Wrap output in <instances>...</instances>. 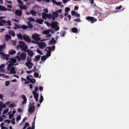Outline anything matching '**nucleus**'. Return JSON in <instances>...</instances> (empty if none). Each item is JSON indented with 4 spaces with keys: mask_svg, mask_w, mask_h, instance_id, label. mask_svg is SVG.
I'll list each match as a JSON object with an SVG mask.
<instances>
[{
    "mask_svg": "<svg viewBox=\"0 0 129 129\" xmlns=\"http://www.w3.org/2000/svg\"><path fill=\"white\" fill-rule=\"evenodd\" d=\"M17 60L15 58H12L10 59L7 62V65L6 70L7 73L8 74H15L16 73L15 69L14 67L12 66L13 65H17L18 63L15 64L17 62Z\"/></svg>",
    "mask_w": 129,
    "mask_h": 129,
    "instance_id": "1",
    "label": "nucleus"
},
{
    "mask_svg": "<svg viewBox=\"0 0 129 129\" xmlns=\"http://www.w3.org/2000/svg\"><path fill=\"white\" fill-rule=\"evenodd\" d=\"M26 57V54L25 53H20L19 52L17 53L16 58L18 61H20L21 60L24 61Z\"/></svg>",
    "mask_w": 129,
    "mask_h": 129,
    "instance_id": "2",
    "label": "nucleus"
},
{
    "mask_svg": "<svg viewBox=\"0 0 129 129\" xmlns=\"http://www.w3.org/2000/svg\"><path fill=\"white\" fill-rule=\"evenodd\" d=\"M44 23L48 26H51L52 28H55V30L56 31H58L59 29V27L58 26V23L57 22L53 21L51 23H49L45 21Z\"/></svg>",
    "mask_w": 129,
    "mask_h": 129,
    "instance_id": "3",
    "label": "nucleus"
},
{
    "mask_svg": "<svg viewBox=\"0 0 129 129\" xmlns=\"http://www.w3.org/2000/svg\"><path fill=\"white\" fill-rule=\"evenodd\" d=\"M18 43L19 45L17 46V48L20 47L22 51L26 52V49L28 47L26 44L23 42L21 41H19Z\"/></svg>",
    "mask_w": 129,
    "mask_h": 129,
    "instance_id": "4",
    "label": "nucleus"
},
{
    "mask_svg": "<svg viewBox=\"0 0 129 129\" xmlns=\"http://www.w3.org/2000/svg\"><path fill=\"white\" fill-rule=\"evenodd\" d=\"M46 50L47 51V53L46 54V56H43L41 58V60L43 61L45 60L49 56H50L51 52V47H47Z\"/></svg>",
    "mask_w": 129,
    "mask_h": 129,
    "instance_id": "5",
    "label": "nucleus"
},
{
    "mask_svg": "<svg viewBox=\"0 0 129 129\" xmlns=\"http://www.w3.org/2000/svg\"><path fill=\"white\" fill-rule=\"evenodd\" d=\"M40 36L37 33H35L32 36V38L35 40L39 41L41 40V38L40 37Z\"/></svg>",
    "mask_w": 129,
    "mask_h": 129,
    "instance_id": "6",
    "label": "nucleus"
},
{
    "mask_svg": "<svg viewBox=\"0 0 129 129\" xmlns=\"http://www.w3.org/2000/svg\"><path fill=\"white\" fill-rule=\"evenodd\" d=\"M52 17V15L51 14H47L44 12L42 13V17L43 19H46L47 18L50 19Z\"/></svg>",
    "mask_w": 129,
    "mask_h": 129,
    "instance_id": "7",
    "label": "nucleus"
},
{
    "mask_svg": "<svg viewBox=\"0 0 129 129\" xmlns=\"http://www.w3.org/2000/svg\"><path fill=\"white\" fill-rule=\"evenodd\" d=\"M1 56L2 58H4L6 60H10V58H9L10 56L9 55L3 53H1Z\"/></svg>",
    "mask_w": 129,
    "mask_h": 129,
    "instance_id": "8",
    "label": "nucleus"
},
{
    "mask_svg": "<svg viewBox=\"0 0 129 129\" xmlns=\"http://www.w3.org/2000/svg\"><path fill=\"white\" fill-rule=\"evenodd\" d=\"M38 46L40 48L43 49L46 47V44L45 42H39Z\"/></svg>",
    "mask_w": 129,
    "mask_h": 129,
    "instance_id": "9",
    "label": "nucleus"
},
{
    "mask_svg": "<svg viewBox=\"0 0 129 129\" xmlns=\"http://www.w3.org/2000/svg\"><path fill=\"white\" fill-rule=\"evenodd\" d=\"M52 19L53 20H55L56 18H57L59 16V14L57 12L54 11L52 13Z\"/></svg>",
    "mask_w": 129,
    "mask_h": 129,
    "instance_id": "10",
    "label": "nucleus"
},
{
    "mask_svg": "<svg viewBox=\"0 0 129 129\" xmlns=\"http://www.w3.org/2000/svg\"><path fill=\"white\" fill-rule=\"evenodd\" d=\"M27 60L28 61L25 62V64L29 69H30L31 68L33 64L29 61L27 58Z\"/></svg>",
    "mask_w": 129,
    "mask_h": 129,
    "instance_id": "11",
    "label": "nucleus"
},
{
    "mask_svg": "<svg viewBox=\"0 0 129 129\" xmlns=\"http://www.w3.org/2000/svg\"><path fill=\"white\" fill-rule=\"evenodd\" d=\"M31 103H30L29 106V111L30 112L32 113L34 111L35 109V107L33 105L31 106Z\"/></svg>",
    "mask_w": 129,
    "mask_h": 129,
    "instance_id": "12",
    "label": "nucleus"
},
{
    "mask_svg": "<svg viewBox=\"0 0 129 129\" xmlns=\"http://www.w3.org/2000/svg\"><path fill=\"white\" fill-rule=\"evenodd\" d=\"M23 39L29 43L30 42V38L27 35L24 34L23 35Z\"/></svg>",
    "mask_w": 129,
    "mask_h": 129,
    "instance_id": "13",
    "label": "nucleus"
},
{
    "mask_svg": "<svg viewBox=\"0 0 129 129\" xmlns=\"http://www.w3.org/2000/svg\"><path fill=\"white\" fill-rule=\"evenodd\" d=\"M22 11L20 10H17L15 11V14L18 16H21L22 15Z\"/></svg>",
    "mask_w": 129,
    "mask_h": 129,
    "instance_id": "14",
    "label": "nucleus"
},
{
    "mask_svg": "<svg viewBox=\"0 0 129 129\" xmlns=\"http://www.w3.org/2000/svg\"><path fill=\"white\" fill-rule=\"evenodd\" d=\"M0 18V26H2L5 25L6 23V21L4 20L1 19V18H3V17H1Z\"/></svg>",
    "mask_w": 129,
    "mask_h": 129,
    "instance_id": "15",
    "label": "nucleus"
},
{
    "mask_svg": "<svg viewBox=\"0 0 129 129\" xmlns=\"http://www.w3.org/2000/svg\"><path fill=\"white\" fill-rule=\"evenodd\" d=\"M18 6L21 9H26L28 8L27 6L23 4L21 5H19Z\"/></svg>",
    "mask_w": 129,
    "mask_h": 129,
    "instance_id": "16",
    "label": "nucleus"
},
{
    "mask_svg": "<svg viewBox=\"0 0 129 129\" xmlns=\"http://www.w3.org/2000/svg\"><path fill=\"white\" fill-rule=\"evenodd\" d=\"M6 47V45L5 43H4L3 45H0V54L1 53H3L1 52L5 49Z\"/></svg>",
    "mask_w": 129,
    "mask_h": 129,
    "instance_id": "17",
    "label": "nucleus"
},
{
    "mask_svg": "<svg viewBox=\"0 0 129 129\" xmlns=\"http://www.w3.org/2000/svg\"><path fill=\"white\" fill-rule=\"evenodd\" d=\"M0 10L2 11H6L7 10L10 11V9H7L4 6L1 5L0 6Z\"/></svg>",
    "mask_w": 129,
    "mask_h": 129,
    "instance_id": "18",
    "label": "nucleus"
},
{
    "mask_svg": "<svg viewBox=\"0 0 129 129\" xmlns=\"http://www.w3.org/2000/svg\"><path fill=\"white\" fill-rule=\"evenodd\" d=\"M51 31V29H47L43 30L42 32V33L44 35H47L50 33Z\"/></svg>",
    "mask_w": 129,
    "mask_h": 129,
    "instance_id": "19",
    "label": "nucleus"
},
{
    "mask_svg": "<svg viewBox=\"0 0 129 129\" xmlns=\"http://www.w3.org/2000/svg\"><path fill=\"white\" fill-rule=\"evenodd\" d=\"M21 98L23 100V101L22 102L23 104H26L27 102V98L25 95H23L21 96Z\"/></svg>",
    "mask_w": 129,
    "mask_h": 129,
    "instance_id": "20",
    "label": "nucleus"
},
{
    "mask_svg": "<svg viewBox=\"0 0 129 129\" xmlns=\"http://www.w3.org/2000/svg\"><path fill=\"white\" fill-rule=\"evenodd\" d=\"M16 52L15 50L13 49H10L9 50V53L11 55H13L15 54Z\"/></svg>",
    "mask_w": 129,
    "mask_h": 129,
    "instance_id": "21",
    "label": "nucleus"
},
{
    "mask_svg": "<svg viewBox=\"0 0 129 129\" xmlns=\"http://www.w3.org/2000/svg\"><path fill=\"white\" fill-rule=\"evenodd\" d=\"M33 93L34 96L36 101H38L39 94L37 93Z\"/></svg>",
    "mask_w": 129,
    "mask_h": 129,
    "instance_id": "22",
    "label": "nucleus"
},
{
    "mask_svg": "<svg viewBox=\"0 0 129 129\" xmlns=\"http://www.w3.org/2000/svg\"><path fill=\"white\" fill-rule=\"evenodd\" d=\"M5 40L6 41H8L9 40L11 39V36L9 34L6 35L5 36Z\"/></svg>",
    "mask_w": 129,
    "mask_h": 129,
    "instance_id": "23",
    "label": "nucleus"
},
{
    "mask_svg": "<svg viewBox=\"0 0 129 129\" xmlns=\"http://www.w3.org/2000/svg\"><path fill=\"white\" fill-rule=\"evenodd\" d=\"M52 2L54 4H56L57 5H60L62 4L61 2H57L55 0H51Z\"/></svg>",
    "mask_w": 129,
    "mask_h": 129,
    "instance_id": "24",
    "label": "nucleus"
},
{
    "mask_svg": "<svg viewBox=\"0 0 129 129\" xmlns=\"http://www.w3.org/2000/svg\"><path fill=\"white\" fill-rule=\"evenodd\" d=\"M28 54L30 56L32 57L34 54L33 52L31 50H29L28 51Z\"/></svg>",
    "mask_w": 129,
    "mask_h": 129,
    "instance_id": "25",
    "label": "nucleus"
},
{
    "mask_svg": "<svg viewBox=\"0 0 129 129\" xmlns=\"http://www.w3.org/2000/svg\"><path fill=\"white\" fill-rule=\"evenodd\" d=\"M71 30L72 32L74 33H77L78 30L77 28L76 27L72 28Z\"/></svg>",
    "mask_w": 129,
    "mask_h": 129,
    "instance_id": "26",
    "label": "nucleus"
},
{
    "mask_svg": "<svg viewBox=\"0 0 129 129\" xmlns=\"http://www.w3.org/2000/svg\"><path fill=\"white\" fill-rule=\"evenodd\" d=\"M17 36L19 39H22L23 38V36H22L21 33H19L17 34Z\"/></svg>",
    "mask_w": 129,
    "mask_h": 129,
    "instance_id": "27",
    "label": "nucleus"
},
{
    "mask_svg": "<svg viewBox=\"0 0 129 129\" xmlns=\"http://www.w3.org/2000/svg\"><path fill=\"white\" fill-rule=\"evenodd\" d=\"M9 33L11 35L13 36H15V34L14 31L13 30H10L9 31Z\"/></svg>",
    "mask_w": 129,
    "mask_h": 129,
    "instance_id": "28",
    "label": "nucleus"
},
{
    "mask_svg": "<svg viewBox=\"0 0 129 129\" xmlns=\"http://www.w3.org/2000/svg\"><path fill=\"white\" fill-rule=\"evenodd\" d=\"M37 22L40 24H42L44 21L42 19H38L36 20Z\"/></svg>",
    "mask_w": 129,
    "mask_h": 129,
    "instance_id": "29",
    "label": "nucleus"
},
{
    "mask_svg": "<svg viewBox=\"0 0 129 129\" xmlns=\"http://www.w3.org/2000/svg\"><path fill=\"white\" fill-rule=\"evenodd\" d=\"M5 69H3L0 70V76L4 75V74L3 73L5 72Z\"/></svg>",
    "mask_w": 129,
    "mask_h": 129,
    "instance_id": "30",
    "label": "nucleus"
},
{
    "mask_svg": "<svg viewBox=\"0 0 129 129\" xmlns=\"http://www.w3.org/2000/svg\"><path fill=\"white\" fill-rule=\"evenodd\" d=\"M30 14H31L32 15L34 16H36V12L35 11L33 10H31L30 11Z\"/></svg>",
    "mask_w": 129,
    "mask_h": 129,
    "instance_id": "31",
    "label": "nucleus"
},
{
    "mask_svg": "<svg viewBox=\"0 0 129 129\" xmlns=\"http://www.w3.org/2000/svg\"><path fill=\"white\" fill-rule=\"evenodd\" d=\"M29 125V124L27 122H26L24 126L23 129H25Z\"/></svg>",
    "mask_w": 129,
    "mask_h": 129,
    "instance_id": "32",
    "label": "nucleus"
},
{
    "mask_svg": "<svg viewBox=\"0 0 129 129\" xmlns=\"http://www.w3.org/2000/svg\"><path fill=\"white\" fill-rule=\"evenodd\" d=\"M40 56L39 55H38L35 58V60L36 61H39L40 59Z\"/></svg>",
    "mask_w": 129,
    "mask_h": 129,
    "instance_id": "33",
    "label": "nucleus"
},
{
    "mask_svg": "<svg viewBox=\"0 0 129 129\" xmlns=\"http://www.w3.org/2000/svg\"><path fill=\"white\" fill-rule=\"evenodd\" d=\"M86 19L87 20H89L91 21L94 19V18L88 16L86 17Z\"/></svg>",
    "mask_w": 129,
    "mask_h": 129,
    "instance_id": "34",
    "label": "nucleus"
},
{
    "mask_svg": "<svg viewBox=\"0 0 129 129\" xmlns=\"http://www.w3.org/2000/svg\"><path fill=\"white\" fill-rule=\"evenodd\" d=\"M27 23L29 27L32 28L33 27V25L31 24L30 22H28Z\"/></svg>",
    "mask_w": 129,
    "mask_h": 129,
    "instance_id": "35",
    "label": "nucleus"
},
{
    "mask_svg": "<svg viewBox=\"0 0 129 129\" xmlns=\"http://www.w3.org/2000/svg\"><path fill=\"white\" fill-rule=\"evenodd\" d=\"M28 20L29 21V22L30 21H35V19L32 18L30 17L28 18Z\"/></svg>",
    "mask_w": 129,
    "mask_h": 129,
    "instance_id": "36",
    "label": "nucleus"
},
{
    "mask_svg": "<svg viewBox=\"0 0 129 129\" xmlns=\"http://www.w3.org/2000/svg\"><path fill=\"white\" fill-rule=\"evenodd\" d=\"M43 100V98L42 95H40V99L39 100L40 103H41Z\"/></svg>",
    "mask_w": 129,
    "mask_h": 129,
    "instance_id": "37",
    "label": "nucleus"
},
{
    "mask_svg": "<svg viewBox=\"0 0 129 129\" xmlns=\"http://www.w3.org/2000/svg\"><path fill=\"white\" fill-rule=\"evenodd\" d=\"M14 113H12L11 114H9V118L10 119H11L14 116Z\"/></svg>",
    "mask_w": 129,
    "mask_h": 129,
    "instance_id": "38",
    "label": "nucleus"
},
{
    "mask_svg": "<svg viewBox=\"0 0 129 129\" xmlns=\"http://www.w3.org/2000/svg\"><path fill=\"white\" fill-rule=\"evenodd\" d=\"M38 90V87L36 86L35 88V90L33 92V93H37V91Z\"/></svg>",
    "mask_w": 129,
    "mask_h": 129,
    "instance_id": "39",
    "label": "nucleus"
},
{
    "mask_svg": "<svg viewBox=\"0 0 129 129\" xmlns=\"http://www.w3.org/2000/svg\"><path fill=\"white\" fill-rule=\"evenodd\" d=\"M5 66L6 65L5 64H2L0 65V69H3L5 67Z\"/></svg>",
    "mask_w": 129,
    "mask_h": 129,
    "instance_id": "40",
    "label": "nucleus"
},
{
    "mask_svg": "<svg viewBox=\"0 0 129 129\" xmlns=\"http://www.w3.org/2000/svg\"><path fill=\"white\" fill-rule=\"evenodd\" d=\"M16 120L17 121H19L21 119V117L20 115H18L17 117L16 118Z\"/></svg>",
    "mask_w": 129,
    "mask_h": 129,
    "instance_id": "41",
    "label": "nucleus"
},
{
    "mask_svg": "<svg viewBox=\"0 0 129 129\" xmlns=\"http://www.w3.org/2000/svg\"><path fill=\"white\" fill-rule=\"evenodd\" d=\"M70 9L69 8L67 7L65 9V11L66 12H68L70 11Z\"/></svg>",
    "mask_w": 129,
    "mask_h": 129,
    "instance_id": "42",
    "label": "nucleus"
},
{
    "mask_svg": "<svg viewBox=\"0 0 129 129\" xmlns=\"http://www.w3.org/2000/svg\"><path fill=\"white\" fill-rule=\"evenodd\" d=\"M30 82L32 83H35L36 82V80L35 79H31Z\"/></svg>",
    "mask_w": 129,
    "mask_h": 129,
    "instance_id": "43",
    "label": "nucleus"
},
{
    "mask_svg": "<svg viewBox=\"0 0 129 129\" xmlns=\"http://www.w3.org/2000/svg\"><path fill=\"white\" fill-rule=\"evenodd\" d=\"M15 118H14L12 119L11 121V122L14 125L15 124Z\"/></svg>",
    "mask_w": 129,
    "mask_h": 129,
    "instance_id": "44",
    "label": "nucleus"
},
{
    "mask_svg": "<svg viewBox=\"0 0 129 129\" xmlns=\"http://www.w3.org/2000/svg\"><path fill=\"white\" fill-rule=\"evenodd\" d=\"M10 83V82L8 81H6L5 82V84L6 86H8Z\"/></svg>",
    "mask_w": 129,
    "mask_h": 129,
    "instance_id": "45",
    "label": "nucleus"
},
{
    "mask_svg": "<svg viewBox=\"0 0 129 129\" xmlns=\"http://www.w3.org/2000/svg\"><path fill=\"white\" fill-rule=\"evenodd\" d=\"M6 23L9 26H10L11 25V22L10 20H8L7 22H6Z\"/></svg>",
    "mask_w": 129,
    "mask_h": 129,
    "instance_id": "46",
    "label": "nucleus"
},
{
    "mask_svg": "<svg viewBox=\"0 0 129 129\" xmlns=\"http://www.w3.org/2000/svg\"><path fill=\"white\" fill-rule=\"evenodd\" d=\"M17 1L19 4H20V5L23 4V2L21 0H17Z\"/></svg>",
    "mask_w": 129,
    "mask_h": 129,
    "instance_id": "47",
    "label": "nucleus"
},
{
    "mask_svg": "<svg viewBox=\"0 0 129 129\" xmlns=\"http://www.w3.org/2000/svg\"><path fill=\"white\" fill-rule=\"evenodd\" d=\"M37 52L38 53L40 54L41 55H43V53L42 52L38 49H37Z\"/></svg>",
    "mask_w": 129,
    "mask_h": 129,
    "instance_id": "48",
    "label": "nucleus"
},
{
    "mask_svg": "<svg viewBox=\"0 0 129 129\" xmlns=\"http://www.w3.org/2000/svg\"><path fill=\"white\" fill-rule=\"evenodd\" d=\"M39 75V74L36 72H35L34 74V76L35 77H38Z\"/></svg>",
    "mask_w": 129,
    "mask_h": 129,
    "instance_id": "49",
    "label": "nucleus"
},
{
    "mask_svg": "<svg viewBox=\"0 0 129 129\" xmlns=\"http://www.w3.org/2000/svg\"><path fill=\"white\" fill-rule=\"evenodd\" d=\"M21 27L23 29H26L28 28V27L25 25H24L21 26Z\"/></svg>",
    "mask_w": 129,
    "mask_h": 129,
    "instance_id": "50",
    "label": "nucleus"
},
{
    "mask_svg": "<svg viewBox=\"0 0 129 129\" xmlns=\"http://www.w3.org/2000/svg\"><path fill=\"white\" fill-rule=\"evenodd\" d=\"M15 105L14 103H13L10 105L9 107H15Z\"/></svg>",
    "mask_w": 129,
    "mask_h": 129,
    "instance_id": "51",
    "label": "nucleus"
},
{
    "mask_svg": "<svg viewBox=\"0 0 129 129\" xmlns=\"http://www.w3.org/2000/svg\"><path fill=\"white\" fill-rule=\"evenodd\" d=\"M74 21L76 22H81V20H80V18L75 19L74 20Z\"/></svg>",
    "mask_w": 129,
    "mask_h": 129,
    "instance_id": "52",
    "label": "nucleus"
},
{
    "mask_svg": "<svg viewBox=\"0 0 129 129\" xmlns=\"http://www.w3.org/2000/svg\"><path fill=\"white\" fill-rule=\"evenodd\" d=\"M9 110V109H7L5 110L3 112V113H7V112H8Z\"/></svg>",
    "mask_w": 129,
    "mask_h": 129,
    "instance_id": "53",
    "label": "nucleus"
},
{
    "mask_svg": "<svg viewBox=\"0 0 129 129\" xmlns=\"http://www.w3.org/2000/svg\"><path fill=\"white\" fill-rule=\"evenodd\" d=\"M4 122L6 123L7 122L8 123H10V121L9 120L7 119L5 120Z\"/></svg>",
    "mask_w": 129,
    "mask_h": 129,
    "instance_id": "54",
    "label": "nucleus"
},
{
    "mask_svg": "<svg viewBox=\"0 0 129 129\" xmlns=\"http://www.w3.org/2000/svg\"><path fill=\"white\" fill-rule=\"evenodd\" d=\"M32 42L33 43L36 44H38V45L39 43V42H38L36 41H32Z\"/></svg>",
    "mask_w": 129,
    "mask_h": 129,
    "instance_id": "55",
    "label": "nucleus"
},
{
    "mask_svg": "<svg viewBox=\"0 0 129 129\" xmlns=\"http://www.w3.org/2000/svg\"><path fill=\"white\" fill-rule=\"evenodd\" d=\"M71 13L72 15H74L76 13V12L74 11H72Z\"/></svg>",
    "mask_w": 129,
    "mask_h": 129,
    "instance_id": "56",
    "label": "nucleus"
},
{
    "mask_svg": "<svg viewBox=\"0 0 129 129\" xmlns=\"http://www.w3.org/2000/svg\"><path fill=\"white\" fill-rule=\"evenodd\" d=\"M27 119V117H25L23 119L22 122H24Z\"/></svg>",
    "mask_w": 129,
    "mask_h": 129,
    "instance_id": "57",
    "label": "nucleus"
},
{
    "mask_svg": "<svg viewBox=\"0 0 129 129\" xmlns=\"http://www.w3.org/2000/svg\"><path fill=\"white\" fill-rule=\"evenodd\" d=\"M62 10L61 9H60L59 10H57L56 11V12H57V13H60L62 11Z\"/></svg>",
    "mask_w": 129,
    "mask_h": 129,
    "instance_id": "58",
    "label": "nucleus"
},
{
    "mask_svg": "<svg viewBox=\"0 0 129 129\" xmlns=\"http://www.w3.org/2000/svg\"><path fill=\"white\" fill-rule=\"evenodd\" d=\"M18 111L20 113L23 112V110L20 108L18 109Z\"/></svg>",
    "mask_w": 129,
    "mask_h": 129,
    "instance_id": "59",
    "label": "nucleus"
},
{
    "mask_svg": "<svg viewBox=\"0 0 129 129\" xmlns=\"http://www.w3.org/2000/svg\"><path fill=\"white\" fill-rule=\"evenodd\" d=\"M122 6H120L118 7H117L116 8V9L117 10H119L121 8Z\"/></svg>",
    "mask_w": 129,
    "mask_h": 129,
    "instance_id": "60",
    "label": "nucleus"
},
{
    "mask_svg": "<svg viewBox=\"0 0 129 129\" xmlns=\"http://www.w3.org/2000/svg\"><path fill=\"white\" fill-rule=\"evenodd\" d=\"M43 87L42 86H40L39 87V89L41 91H42L43 90Z\"/></svg>",
    "mask_w": 129,
    "mask_h": 129,
    "instance_id": "61",
    "label": "nucleus"
},
{
    "mask_svg": "<svg viewBox=\"0 0 129 129\" xmlns=\"http://www.w3.org/2000/svg\"><path fill=\"white\" fill-rule=\"evenodd\" d=\"M70 0H63V3H66L67 2H69Z\"/></svg>",
    "mask_w": 129,
    "mask_h": 129,
    "instance_id": "62",
    "label": "nucleus"
},
{
    "mask_svg": "<svg viewBox=\"0 0 129 129\" xmlns=\"http://www.w3.org/2000/svg\"><path fill=\"white\" fill-rule=\"evenodd\" d=\"M51 34H47V35H46V37L47 38H49L51 37Z\"/></svg>",
    "mask_w": 129,
    "mask_h": 129,
    "instance_id": "63",
    "label": "nucleus"
},
{
    "mask_svg": "<svg viewBox=\"0 0 129 129\" xmlns=\"http://www.w3.org/2000/svg\"><path fill=\"white\" fill-rule=\"evenodd\" d=\"M1 129H6V127L2 125H1Z\"/></svg>",
    "mask_w": 129,
    "mask_h": 129,
    "instance_id": "64",
    "label": "nucleus"
}]
</instances>
